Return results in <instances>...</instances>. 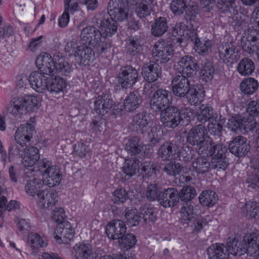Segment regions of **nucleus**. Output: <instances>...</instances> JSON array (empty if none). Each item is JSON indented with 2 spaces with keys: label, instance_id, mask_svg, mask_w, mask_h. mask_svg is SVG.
Here are the masks:
<instances>
[{
  "label": "nucleus",
  "instance_id": "25",
  "mask_svg": "<svg viewBox=\"0 0 259 259\" xmlns=\"http://www.w3.org/2000/svg\"><path fill=\"white\" fill-rule=\"evenodd\" d=\"M21 98H13L8 106L3 110V113L12 115L15 117H20L26 110Z\"/></svg>",
  "mask_w": 259,
  "mask_h": 259
},
{
  "label": "nucleus",
  "instance_id": "8",
  "mask_svg": "<svg viewBox=\"0 0 259 259\" xmlns=\"http://www.w3.org/2000/svg\"><path fill=\"white\" fill-rule=\"evenodd\" d=\"M30 121L32 123L27 122L21 124L15 133V140L20 146H24L27 142L30 141L32 138L35 126V118L31 117Z\"/></svg>",
  "mask_w": 259,
  "mask_h": 259
},
{
  "label": "nucleus",
  "instance_id": "44",
  "mask_svg": "<svg viewBox=\"0 0 259 259\" xmlns=\"http://www.w3.org/2000/svg\"><path fill=\"white\" fill-rule=\"evenodd\" d=\"M117 22L113 18L110 17L104 19L103 25H102V35H104L106 38L108 36H111L117 30Z\"/></svg>",
  "mask_w": 259,
  "mask_h": 259
},
{
  "label": "nucleus",
  "instance_id": "37",
  "mask_svg": "<svg viewBox=\"0 0 259 259\" xmlns=\"http://www.w3.org/2000/svg\"><path fill=\"white\" fill-rule=\"evenodd\" d=\"M210 146L207 148V149L200 155H206L213 157L224 156H226V153L227 152V148L226 146L222 144H214L212 139H211V142Z\"/></svg>",
  "mask_w": 259,
  "mask_h": 259
},
{
  "label": "nucleus",
  "instance_id": "4",
  "mask_svg": "<svg viewBox=\"0 0 259 259\" xmlns=\"http://www.w3.org/2000/svg\"><path fill=\"white\" fill-rule=\"evenodd\" d=\"M158 156L163 160H169L181 158L185 162L190 161L192 159L191 153L186 154L185 151H180L178 146L174 143L166 142L162 144L158 149Z\"/></svg>",
  "mask_w": 259,
  "mask_h": 259
},
{
  "label": "nucleus",
  "instance_id": "47",
  "mask_svg": "<svg viewBox=\"0 0 259 259\" xmlns=\"http://www.w3.org/2000/svg\"><path fill=\"white\" fill-rule=\"evenodd\" d=\"M199 201L203 205L211 206L213 205L218 200L216 193L211 190L203 191L199 197Z\"/></svg>",
  "mask_w": 259,
  "mask_h": 259
},
{
  "label": "nucleus",
  "instance_id": "24",
  "mask_svg": "<svg viewBox=\"0 0 259 259\" xmlns=\"http://www.w3.org/2000/svg\"><path fill=\"white\" fill-rule=\"evenodd\" d=\"M143 102V98L138 91L131 92L125 98L123 107L125 111L133 112L139 108Z\"/></svg>",
  "mask_w": 259,
  "mask_h": 259
},
{
  "label": "nucleus",
  "instance_id": "1",
  "mask_svg": "<svg viewBox=\"0 0 259 259\" xmlns=\"http://www.w3.org/2000/svg\"><path fill=\"white\" fill-rule=\"evenodd\" d=\"M80 41L82 45L94 46L100 54L108 52L111 45L109 39L106 38L96 28L88 26L83 28L80 33Z\"/></svg>",
  "mask_w": 259,
  "mask_h": 259
},
{
  "label": "nucleus",
  "instance_id": "40",
  "mask_svg": "<svg viewBox=\"0 0 259 259\" xmlns=\"http://www.w3.org/2000/svg\"><path fill=\"white\" fill-rule=\"evenodd\" d=\"M21 98L23 100L22 102L26 110L28 112H34L41 106L40 99L36 96L27 95Z\"/></svg>",
  "mask_w": 259,
  "mask_h": 259
},
{
  "label": "nucleus",
  "instance_id": "11",
  "mask_svg": "<svg viewBox=\"0 0 259 259\" xmlns=\"http://www.w3.org/2000/svg\"><path fill=\"white\" fill-rule=\"evenodd\" d=\"M197 68V63L194 57L185 56L178 62L177 69L181 75L190 77L195 74Z\"/></svg>",
  "mask_w": 259,
  "mask_h": 259
},
{
  "label": "nucleus",
  "instance_id": "17",
  "mask_svg": "<svg viewBox=\"0 0 259 259\" xmlns=\"http://www.w3.org/2000/svg\"><path fill=\"white\" fill-rule=\"evenodd\" d=\"M28 81L31 87L38 93H42L48 89V77L39 71L31 72Z\"/></svg>",
  "mask_w": 259,
  "mask_h": 259
},
{
  "label": "nucleus",
  "instance_id": "13",
  "mask_svg": "<svg viewBox=\"0 0 259 259\" xmlns=\"http://www.w3.org/2000/svg\"><path fill=\"white\" fill-rule=\"evenodd\" d=\"M36 65L38 66L40 72L44 74L53 75L56 74V65L54 59L51 56L45 53L38 56L36 59Z\"/></svg>",
  "mask_w": 259,
  "mask_h": 259
},
{
  "label": "nucleus",
  "instance_id": "16",
  "mask_svg": "<svg viewBox=\"0 0 259 259\" xmlns=\"http://www.w3.org/2000/svg\"><path fill=\"white\" fill-rule=\"evenodd\" d=\"M38 205L42 209L52 208L58 201V194L54 190L43 189L37 193Z\"/></svg>",
  "mask_w": 259,
  "mask_h": 259
},
{
  "label": "nucleus",
  "instance_id": "14",
  "mask_svg": "<svg viewBox=\"0 0 259 259\" xmlns=\"http://www.w3.org/2000/svg\"><path fill=\"white\" fill-rule=\"evenodd\" d=\"M189 77L184 75H176L172 80V91L178 97H185L191 87Z\"/></svg>",
  "mask_w": 259,
  "mask_h": 259
},
{
  "label": "nucleus",
  "instance_id": "28",
  "mask_svg": "<svg viewBox=\"0 0 259 259\" xmlns=\"http://www.w3.org/2000/svg\"><path fill=\"white\" fill-rule=\"evenodd\" d=\"M209 259H229L226 246L223 244L211 245L207 249Z\"/></svg>",
  "mask_w": 259,
  "mask_h": 259
},
{
  "label": "nucleus",
  "instance_id": "62",
  "mask_svg": "<svg viewBox=\"0 0 259 259\" xmlns=\"http://www.w3.org/2000/svg\"><path fill=\"white\" fill-rule=\"evenodd\" d=\"M127 6L123 0H110L108 4V13L109 15H112L114 13L119 10H122Z\"/></svg>",
  "mask_w": 259,
  "mask_h": 259
},
{
  "label": "nucleus",
  "instance_id": "21",
  "mask_svg": "<svg viewBox=\"0 0 259 259\" xmlns=\"http://www.w3.org/2000/svg\"><path fill=\"white\" fill-rule=\"evenodd\" d=\"M126 227L124 223L120 220H113L106 226V232L109 238L113 240L119 239L125 234Z\"/></svg>",
  "mask_w": 259,
  "mask_h": 259
},
{
  "label": "nucleus",
  "instance_id": "29",
  "mask_svg": "<svg viewBox=\"0 0 259 259\" xmlns=\"http://www.w3.org/2000/svg\"><path fill=\"white\" fill-rule=\"evenodd\" d=\"M112 102L106 95L99 96L94 102V110L98 114L105 115L110 110Z\"/></svg>",
  "mask_w": 259,
  "mask_h": 259
},
{
  "label": "nucleus",
  "instance_id": "63",
  "mask_svg": "<svg viewBox=\"0 0 259 259\" xmlns=\"http://www.w3.org/2000/svg\"><path fill=\"white\" fill-rule=\"evenodd\" d=\"M210 167L212 169H225L228 166L226 160V156L213 157L209 162Z\"/></svg>",
  "mask_w": 259,
  "mask_h": 259
},
{
  "label": "nucleus",
  "instance_id": "60",
  "mask_svg": "<svg viewBox=\"0 0 259 259\" xmlns=\"http://www.w3.org/2000/svg\"><path fill=\"white\" fill-rule=\"evenodd\" d=\"M163 170L167 175L175 176L180 175L182 170V166L179 163L170 161L165 164Z\"/></svg>",
  "mask_w": 259,
  "mask_h": 259
},
{
  "label": "nucleus",
  "instance_id": "22",
  "mask_svg": "<svg viewBox=\"0 0 259 259\" xmlns=\"http://www.w3.org/2000/svg\"><path fill=\"white\" fill-rule=\"evenodd\" d=\"M44 185L50 187L58 186L62 180V174L59 167L56 166L50 168L47 172L42 175Z\"/></svg>",
  "mask_w": 259,
  "mask_h": 259
},
{
  "label": "nucleus",
  "instance_id": "56",
  "mask_svg": "<svg viewBox=\"0 0 259 259\" xmlns=\"http://www.w3.org/2000/svg\"><path fill=\"white\" fill-rule=\"evenodd\" d=\"M247 115V118L251 119L252 122H256L254 120L255 116H259V100H253L250 101L247 104L246 108Z\"/></svg>",
  "mask_w": 259,
  "mask_h": 259
},
{
  "label": "nucleus",
  "instance_id": "39",
  "mask_svg": "<svg viewBox=\"0 0 259 259\" xmlns=\"http://www.w3.org/2000/svg\"><path fill=\"white\" fill-rule=\"evenodd\" d=\"M181 221L183 224L188 225L194 218L195 212L194 204L187 203L181 208L180 210Z\"/></svg>",
  "mask_w": 259,
  "mask_h": 259
},
{
  "label": "nucleus",
  "instance_id": "5",
  "mask_svg": "<svg viewBox=\"0 0 259 259\" xmlns=\"http://www.w3.org/2000/svg\"><path fill=\"white\" fill-rule=\"evenodd\" d=\"M172 100L170 92L163 89L157 90L152 96L150 101L151 109L156 112L161 111L169 106Z\"/></svg>",
  "mask_w": 259,
  "mask_h": 259
},
{
  "label": "nucleus",
  "instance_id": "35",
  "mask_svg": "<svg viewBox=\"0 0 259 259\" xmlns=\"http://www.w3.org/2000/svg\"><path fill=\"white\" fill-rule=\"evenodd\" d=\"M152 0H143L136 5L135 12L137 16L140 18H144L150 15L153 10Z\"/></svg>",
  "mask_w": 259,
  "mask_h": 259
},
{
  "label": "nucleus",
  "instance_id": "31",
  "mask_svg": "<svg viewBox=\"0 0 259 259\" xmlns=\"http://www.w3.org/2000/svg\"><path fill=\"white\" fill-rule=\"evenodd\" d=\"M54 59L56 62V73L67 76L71 71L72 69L69 63L60 53L54 55Z\"/></svg>",
  "mask_w": 259,
  "mask_h": 259
},
{
  "label": "nucleus",
  "instance_id": "12",
  "mask_svg": "<svg viewBox=\"0 0 259 259\" xmlns=\"http://www.w3.org/2000/svg\"><path fill=\"white\" fill-rule=\"evenodd\" d=\"M220 58L224 62L231 64L236 62L240 57V52L237 46L231 42L226 43L219 48Z\"/></svg>",
  "mask_w": 259,
  "mask_h": 259
},
{
  "label": "nucleus",
  "instance_id": "20",
  "mask_svg": "<svg viewBox=\"0 0 259 259\" xmlns=\"http://www.w3.org/2000/svg\"><path fill=\"white\" fill-rule=\"evenodd\" d=\"M245 242L246 253L250 256L259 255V233H246L243 238Z\"/></svg>",
  "mask_w": 259,
  "mask_h": 259
},
{
  "label": "nucleus",
  "instance_id": "10",
  "mask_svg": "<svg viewBox=\"0 0 259 259\" xmlns=\"http://www.w3.org/2000/svg\"><path fill=\"white\" fill-rule=\"evenodd\" d=\"M242 49L249 54L257 52L259 49V30L253 28L249 30L241 41Z\"/></svg>",
  "mask_w": 259,
  "mask_h": 259
},
{
  "label": "nucleus",
  "instance_id": "27",
  "mask_svg": "<svg viewBox=\"0 0 259 259\" xmlns=\"http://www.w3.org/2000/svg\"><path fill=\"white\" fill-rule=\"evenodd\" d=\"M54 235L56 239L60 242H68L72 239L73 231L70 224L67 222H65L64 226L59 225L56 228Z\"/></svg>",
  "mask_w": 259,
  "mask_h": 259
},
{
  "label": "nucleus",
  "instance_id": "46",
  "mask_svg": "<svg viewBox=\"0 0 259 259\" xmlns=\"http://www.w3.org/2000/svg\"><path fill=\"white\" fill-rule=\"evenodd\" d=\"M240 88L244 94L251 95L257 90L258 84L256 80L250 77L243 80L240 84Z\"/></svg>",
  "mask_w": 259,
  "mask_h": 259
},
{
  "label": "nucleus",
  "instance_id": "50",
  "mask_svg": "<svg viewBox=\"0 0 259 259\" xmlns=\"http://www.w3.org/2000/svg\"><path fill=\"white\" fill-rule=\"evenodd\" d=\"M140 212L145 222H154L156 220L157 210L150 204H146L142 206Z\"/></svg>",
  "mask_w": 259,
  "mask_h": 259
},
{
  "label": "nucleus",
  "instance_id": "48",
  "mask_svg": "<svg viewBox=\"0 0 259 259\" xmlns=\"http://www.w3.org/2000/svg\"><path fill=\"white\" fill-rule=\"evenodd\" d=\"M140 139L137 137L130 139L125 144V150L131 155H136L141 152L142 146L140 144Z\"/></svg>",
  "mask_w": 259,
  "mask_h": 259
},
{
  "label": "nucleus",
  "instance_id": "38",
  "mask_svg": "<svg viewBox=\"0 0 259 259\" xmlns=\"http://www.w3.org/2000/svg\"><path fill=\"white\" fill-rule=\"evenodd\" d=\"M197 119L202 123L213 118V108L208 104H202L197 111Z\"/></svg>",
  "mask_w": 259,
  "mask_h": 259
},
{
  "label": "nucleus",
  "instance_id": "49",
  "mask_svg": "<svg viewBox=\"0 0 259 259\" xmlns=\"http://www.w3.org/2000/svg\"><path fill=\"white\" fill-rule=\"evenodd\" d=\"M66 87L65 80L61 77H56L54 78H52L50 81L47 91L52 93L57 94L63 91Z\"/></svg>",
  "mask_w": 259,
  "mask_h": 259
},
{
  "label": "nucleus",
  "instance_id": "33",
  "mask_svg": "<svg viewBox=\"0 0 259 259\" xmlns=\"http://www.w3.org/2000/svg\"><path fill=\"white\" fill-rule=\"evenodd\" d=\"M168 23L166 18L160 17L156 18L151 26V33L155 36L159 37L167 30Z\"/></svg>",
  "mask_w": 259,
  "mask_h": 259
},
{
  "label": "nucleus",
  "instance_id": "57",
  "mask_svg": "<svg viewBox=\"0 0 259 259\" xmlns=\"http://www.w3.org/2000/svg\"><path fill=\"white\" fill-rule=\"evenodd\" d=\"M196 195L195 189L191 186H186L179 192V200L188 202L194 198Z\"/></svg>",
  "mask_w": 259,
  "mask_h": 259
},
{
  "label": "nucleus",
  "instance_id": "6",
  "mask_svg": "<svg viewBox=\"0 0 259 259\" xmlns=\"http://www.w3.org/2000/svg\"><path fill=\"white\" fill-rule=\"evenodd\" d=\"M139 74L135 68L131 66L122 67L117 75V82L123 89L133 86L138 80Z\"/></svg>",
  "mask_w": 259,
  "mask_h": 259
},
{
  "label": "nucleus",
  "instance_id": "41",
  "mask_svg": "<svg viewBox=\"0 0 259 259\" xmlns=\"http://www.w3.org/2000/svg\"><path fill=\"white\" fill-rule=\"evenodd\" d=\"M44 185L40 179L35 178L27 181L25 186V191L28 195L34 196L43 190Z\"/></svg>",
  "mask_w": 259,
  "mask_h": 259
},
{
  "label": "nucleus",
  "instance_id": "32",
  "mask_svg": "<svg viewBox=\"0 0 259 259\" xmlns=\"http://www.w3.org/2000/svg\"><path fill=\"white\" fill-rule=\"evenodd\" d=\"M255 68L253 61L250 58L245 57L239 62L237 70L241 75L248 76L252 74Z\"/></svg>",
  "mask_w": 259,
  "mask_h": 259
},
{
  "label": "nucleus",
  "instance_id": "19",
  "mask_svg": "<svg viewBox=\"0 0 259 259\" xmlns=\"http://www.w3.org/2000/svg\"><path fill=\"white\" fill-rule=\"evenodd\" d=\"M152 52L157 61L166 62L172 57L173 49L170 45L164 42H157L154 46Z\"/></svg>",
  "mask_w": 259,
  "mask_h": 259
},
{
  "label": "nucleus",
  "instance_id": "54",
  "mask_svg": "<svg viewBox=\"0 0 259 259\" xmlns=\"http://www.w3.org/2000/svg\"><path fill=\"white\" fill-rule=\"evenodd\" d=\"M119 244L121 247L128 250L133 247L137 242L136 236L132 233L126 235L123 234L119 239Z\"/></svg>",
  "mask_w": 259,
  "mask_h": 259
},
{
  "label": "nucleus",
  "instance_id": "3",
  "mask_svg": "<svg viewBox=\"0 0 259 259\" xmlns=\"http://www.w3.org/2000/svg\"><path fill=\"white\" fill-rule=\"evenodd\" d=\"M150 115L145 111L139 112L135 115L133 118V124L137 131L141 133H147V135L151 145H154L159 142V139L156 134V127L151 126Z\"/></svg>",
  "mask_w": 259,
  "mask_h": 259
},
{
  "label": "nucleus",
  "instance_id": "45",
  "mask_svg": "<svg viewBox=\"0 0 259 259\" xmlns=\"http://www.w3.org/2000/svg\"><path fill=\"white\" fill-rule=\"evenodd\" d=\"M185 97L191 105H196L202 100L203 92L198 88L191 86Z\"/></svg>",
  "mask_w": 259,
  "mask_h": 259
},
{
  "label": "nucleus",
  "instance_id": "51",
  "mask_svg": "<svg viewBox=\"0 0 259 259\" xmlns=\"http://www.w3.org/2000/svg\"><path fill=\"white\" fill-rule=\"evenodd\" d=\"M214 72V70L211 62L207 61L204 62L200 71V78L205 82H208L213 78Z\"/></svg>",
  "mask_w": 259,
  "mask_h": 259
},
{
  "label": "nucleus",
  "instance_id": "61",
  "mask_svg": "<svg viewBox=\"0 0 259 259\" xmlns=\"http://www.w3.org/2000/svg\"><path fill=\"white\" fill-rule=\"evenodd\" d=\"M29 246L32 249L46 247L47 245V243L36 233L29 235Z\"/></svg>",
  "mask_w": 259,
  "mask_h": 259
},
{
  "label": "nucleus",
  "instance_id": "36",
  "mask_svg": "<svg viewBox=\"0 0 259 259\" xmlns=\"http://www.w3.org/2000/svg\"><path fill=\"white\" fill-rule=\"evenodd\" d=\"M77 57H78L80 64L88 65L93 61L94 54L91 48L83 45L78 52Z\"/></svg>",
  "mask_w": 259,
  "mask_h": 259
},
{
  "label": "nucleus",
  "instance_id": "52",
  "mask_svg": "<svg viewBox=\"0 0 259 259\" xmlns=\"http://www.w3.org/2000/svg\"><path fill=\"white\" fill-rule=\"evenodd\" d=\"M242 211L249 218H255L257 216L259 217V203L248 201L242 208Z\"/></svg>",
  "mask_w": 259,
  "mask_h": 259
},
{
  "label": "nucleus",
  "instance_id": "59",
  "mask_svg": "<svg viewBox=\"0 0 259 259\" xmlns=\"http://www.w3.org/2000/svg\"><path fill=\"white\" fill-rule=\"evenodd\" d=\"M138 168V163L135 159H126L122 167L123 172L131 177L136 174Z\"/></svg>",
  "mask_w": 259,
  "mask_h": 259
},
{
  "label": "nucleus",
  "instance_id": "26",
  "mask_svg": "<svg viewBox=\"0 0 259 259\" xmlns=\"http://www.w3.org/2000/svg\"><path fill=\"white\" fill-rule=\"evenodd\" d=\"M39 158V151L35 147H27L22 154L21 163L24 167L32 166Z\"/></svg>",
  "mask_w": 259,
  "mask_h": 259
},
{
  "label": "nucleus",
  "instance_id": "23",
  "mask_svg": "<svg viewBox=\"0 0 259 259\" xmlns=\"http://www.w3.org/2000/svg\"><path fill=\"white\" fill-rule=\"evenodd\" d=\"M72 254L76 259H96L92 245L88 243L76 244L73 247Z\"/></svg>",
  "mask_w": 259,
  "mask_h": 259
},
{
  "label": "nucleus",
  "instance_id": "30",
  "mask_svg": "<svg viewBox=\"0 0 259 259\" xmlns=\"http://www.w3.org/2000/svg\"><path fill=\"white\" fill-rule=\"evenodd\" d=\"M193 34L191 37V40L194 43L196 52L199 54L205 55L211 52V42L209 39H201L198 37L196 32L192 33Z\"/></svg>",
  "mask_w": 259,
  "mask_h": 259
},
{
  "label": "nucleus",
  "instance_id": "53",
  "mask_svg": "<svg viewBox=\"0 0 259 259\" xmlns=\"http://www.w3.org/2000/svg\"><path fill=\"white\" fill-rule=\"evenodd\" d=\"M187 8L186 0H172L170 4V9L175 16L183 15Z\"/></svg>",
  "mask_w": 259,
  "mask_h": 259
},
{
  "label": "nucleus",
  "instance_id": "43",
  "mask_svg": "<svg viewBox=\"0 0 259 259\" xmlns=\"http://www.w3.org/2000/svg\"><path fill=\"white\" fill-rule=\"evenodd\" d=\"M210 167L209 162L204 156H199L192 163V168L198 174H203L207 172Z\"/></svg>",
  "mask_w": 259,
  "mask_h": 259
},
{
  "label": "nucleus",
  "instance_id": "15",
  "mask_svg": "<svg viewBox=\"0 0 259 259\" xmlns=\"http://www.w3.org/2000/svg\"><path fill=\"white\" fill-rule=\"evenodd\" d=\"M158 201L164 207H174L179 202V192L174 188H168L159 194Z\"/></svg>",
  "mask_w": 259,
  "mask_h": 259
},
{
  "label": "nucleus",
  "instance_id": "64",
  "mask_svg": "<svg viewBox=\"0 0 259 259\" xmlns=\"http://www.w3.org/2000/svg\"><path fill=\"white\" fill-rule=\"evenodd\" d=\"M65 214L64 209L61 207L56 208L52 212V220L57 223L58 226L62 225L64 226L65 222H67L65 220Z\"/></svg>",
  "mask_w": 259,
  "mask_h": 259
},
{
  "label": "nucleus",
  "instance_id": "2",
  "mask_svg": "<svg viewBox=\"0 0 259 259\" xmlns=\"http://www.w3.org/2000/svg\"><path fill=\"white\" fill-rule=\"evenodd\" d=\"M205 127L202 124L194 125L187 134V141L193 146L198 153L205 152L211 142Z\"/></svg>",
  "mask_w": 259,
  "mask_h": 259
},
{
  "label": "nucleus",
  "instance_id": "9",
  "mask_svg": "<svg viewBox=\"0 0 259 259\" xmlns=\"http://www.w3.org/2000/svg\"><path fill=\"white\" fill-rule=\"evenodd\" d=\"M160 112V120L162 124L167 127H176L183 119L179 109L174 106H168Z\"/></svg>",
  "mask_w": 259,
  "mask_h": 259
},
{
  "label": "nucleus",
  "instance_id": "55",
  "mask_svg": "<svg viewBox=\"0 0 259 259\" xmlns=\"http://www.w3.org/2000/svg\"><path fill=\"white\" fill-rule=\"evenodd\" d=\"M125 218L127 224L132 226L138 225L142 219L136 209L126 210Z\"/></svg>",
  "mask_w": 259,
  "mask_h": 259
},
{
  "label": "nucleus",
  "instance_id": "42",
  "mask_svg": "<svg viewBox=\"0 0 259 259\" xmlns=\"http://www.w3.org/2000/svg\"><path fill=\"white\" fill-rule=\"evenodd\" d=\"M251 164L254 170L248 176L247 182L254 185L252 187L255 188V186H259V155L252 158Z\"/></svg>",
  "mask_w": 259,
  "mask_h": 259
},
{
  "label": "nucleus",
  "instance_id": "18",
  "mask_svg": "<svg viewBox=\"0 0 259 259\" xmlns=\"http://www.w3.org/2000/svg\"><path fill=\"white\" fill-rule=\"evenodd\" d=\"M229 149L231 153L238 157L245 156L249 151V146L245 138L239 136L230 142Z\"/></svg>",
  "mask_w": 259,
  "mask_h": 259
},
{
  "label": "nucleus",
  "instance_id": "58",
  "mask_svg": "<svg viewBox=\"0 0 259 259\" xmlns=\"http://www.w3.org/2000/svg\"><path fill=\"white\" fill-rule=\"evenodd\" d=\"M217 7L222 13H231L232 11H234L235 0H218Z\"/></svg>",
  "mask_w": 259,
  "mask_h": 259
},
{
  "label": "nucleus",
  "instance_id": "7",
  "mask_svg": "<svg viewBox=\"0 0 259 259\" xmlns=\"http://www.w3.org/2000/svg\"><path fill=\"white\" fill-rule=\"evenodd\" d=\"M142 73L144 79L149 82L145 85L143 92L147 95H150L152 92L151 90L152 85L150 83L155 81L160 76L161 74V67L155 63L150 64L143 67Z\"/></svg>",
  "mask_w": 259,
  "mask_h": 259
},
{
  "label": "nucleus",
  "instance_id": "34",
  "mask_svg": "<svg viewBox=\"0 0 259 259\" xmlns=\"http://www.w3.org/2000/svg\"><path fill=\"white\" fill-rule=\"evenodd\" d=\"M227 253L233 255H241L243 252L246 253L245 242H240L238 239L234 238L227 243L226 246Z\"/></svg>",
  "mask_w": 259,
  "mask_h": 259
}]
</instances>
